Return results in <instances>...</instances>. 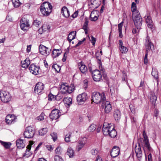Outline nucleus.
Returning <instances> with one entry per match:
<instances>
[{
  "label": "nucleus",
  "instance_id": "c9c22d12",
  "mask_svg": "<svg viewBox=\"0 0 161 161\" xmlns=\"http://www.w3.org/2000/svg\"><path fill=\"white\" fill-rule=\"evenodd\" d=\"M0 143L6 149L9 148L10 147V146L11 145L10 143L3 142L0 140Z\"/></svg>",
  "mask_w": 161,
  "mask_h": 161
},
{
  "label": "nucleus",
  "instance_id": "e433bc0d",
  "mask_svg": "<svg viewBox=\"0 0 161 161\" xmlns=\"http://www.w3.org/2000/svg\"><path fill=\"white\" fill-rule=\"evenodd\" d=\"M123 23V22L122 21L118 25L119 36L120 37H122L123 36L122 34V27Z\"/></svg>",
  "mask_w": 161,
  "mask_h": 161
},
{
  "label": "nucleus",
  "instance_id": "1a4fd4ad",
  "mask_svg": "<svg viewBox=\"0 0 161 161\" xmlns=\"http://www.w3.org/2000/svg\"><path fill=\"white\" fill-rule=\"evenodd\" d=\"M145 46L146 50V53H148L150 51H152L154 49V46L150 41L148 36L146 38Z\"/></svg>",
  "mask_w": 161,
  "mask_h": 161
},
{
  "label": "nucleus",
  "instance_id": "49530a36",
  "mask_svg": "<svg viewBox=\"0 0 161 161\" xmlns=\"http://www.w3.org/2000/svg\"><path fill=\"white\" fill-rule=\"evenodd\" d=\"M55 161H64V159L60 156L56 155L54 157Z\"/></svg>",
  "mask_w": 161,
  "mask_h": 161
},
{
  "label": "nucleus",
  "instance_id": "7ed1b4c3",
  "mask_svg": "<svg viewBox=\"0 0 161 161\" xmlns=\"http://www.w3.org/2000/svg\"><path fill=\"white\" fill-rule=\"evenodd\" d=\"M52 6L48 2H44L41 5L40 10L42 14L44 16L49 15L52 11Z\"/></svg>",
  "mask_w": 161,
  "mask_h": 161
},
{
  "label": "nucleus",
  "instance_id": "423d86ee",
  "mask_svg": "<svg viewBox=\"0 0 161 161\" xmlns=\"http://www.w3.org/2000/svg\"><path fill=\"white\" fill-rule=\"evenodd\" d=\"M35 133V130L34 128L31 126H28L25 128L24 135L25 138H31L33 137Z\"/></svg>",
  "mask_w": 161,
  "mask_h": 161
},
{
  "label": "nucleus",
  "instance_id": "4c0bfd02",
  "mask_svg": "<svg viewBox=\"0 0 161 161\" xmlns=\"http://www.w3.org/2000/svg\"><path fill=\"white\" fill-rule=\"evenodd\" d=\"M60 53L59 52V50L58 49H54L52 52L53 57L55 58L59 56Z\"/></svg>",
  "mask_w": 161,
  "mask_h": 161
},
{
  "label": "nucleus",
  "instance_id": "2f4dec72",
  "mask_svg": "<svg viewBox=\"0 0 161 161\" xmlns=\"http://www.w3.org/2000/svg\"><path fill=\"white\" fill-rule=\"evenodd\" d=\"M151 74L152 76L156 80H157L158 78V71L157 69L152 68Z\"/></svg>",
  "mask_w": 161,
  "mask_h": 161
},
{
  "label": "nucleus",
  "instance_id": "aec40b11",
  "mask_svg": "<svg viewBox=\"0 0 161 161\" xmlns=\"http://www.w3.org/2000/svg\"><path fill=\"white\" fill-rule=\"evenodd\" d=\"M98 11L93 10L92 11L90 15V20L92 21H95L98 19Z\"/></svg>",
  "mask_w": 161,
  "mask_h": 161
},
{
  "label": "nucleus",
  "instance_id": "338daca9",
  "mask_svg": "<svg viewBox=\"0 0 161 161\" xmlns=\"http://www.w3.org/2000/svg\"><path fill=\"white\" fill-rule=\"evenodd\" d=\"M78 12L77 11L75 12L72 15V17L73 18H76L78 15Z\"/></svg>",
  "mask_w": 161,
  "mask_h": 161
},
{
  "label": "nucleus",
  "instance_id": "4be33fe9",
  "mask_svg": "<svg viewBox=\"0 0 161 161\" xmlns=\"http://www.w3.org/2000/svg\"><path fill=\"white\" fill-rule=\"evenodd\" d=\"M78 66L80 70L82 73L85 74L87 72V67L82 62L80 63L79 64Z\"/></svg>",
  "mask_w": 161,
  "mask_h": 161
},
{
  "label": "nucleus",
  "instance_id": "a19ab883",
  "mask_svg": "<svg viewBox=\"0 0 161 161\" xmlns=\"http://www.w3.org/2000/svg\"><path fill=\"white\" fill-rule=\"evenodd\" d=\"M47 131L46 128H43L39 130V134L40 135L43 136L46 134Z\"/></svg>",
  "mask_w": 161,
  "mask_h": 161
},
{
  "label": "nucleus",
  "instance_id": "7c9ffc66",
  "mask_svg": "<svg viewBox=\"0 0 161 161\" xmlns=\"http://www.w3.org/2000/svg\"><path fill=\"white\" fill-rule=\"evenodd\" d=\"M76 32L75 31H72L70 32L68 35V40L69 42L74 39L76 36Z\"/></svg>",
  "mask_w": 161,
  "mask_h": 161
},
{
  "label": "nucleus",
  "instance_id": "09e8293b",
  "mask_svg": "<svg viewBox=\"0 0 161 161\" xmlns=\"http://www.w3.org/2000/svg\"><path fill=\"white\" fill-rule=\"evenodd\" d=\"M98 61L97 62L99 64V69L100 70H101V71H103V72H104V69L103 68V67L102 66V63H101V60L98 58Z\"/></svg>",
  "mask_w": 161,
  "mask_h": 161
},
{
  "label": "nucleus",
  "instance_id": "9b49d317",
  "mask_svg": "<svg viewBox=\"0 0 161 161\" xmlns=\"http://www.w3.org/2000/svg\"><path fill=\"white\" fill-rule=\"evenodd\" d=\"M39 51L42 55L47 56L49 54L51 49L42 45H41L39 47Z\"/></svg>",
  "mask_w": 161,
  "mask_h": 161
},
{
  "label": "nucleus",
  "instance_id": "3c124183",
  "mask_svg": "<svg viewBox=\"0 0 161 161\" xmlns=\"http://www.w3.org/2000/svg\"><path fill=\"white\" fill-rule=\"evenodd\" d=\"M131 9L132 11V12H134V13L136 11V4L134 2H133L132 3Z\"/></svg>",
  "mask_w": 161,
  "mask_h": 161
},
{
  "label": "nucleus",
  "instance_id": "6ab92c4d",
  "mask_svg": "<svg viewBox=\"0 0 161 161\" xmlns=\"http://www.w3.org/2000/svg\"><path fill=\"white\" fill-rule=\"evenodd\" d=\"M119 47L121 52L122 53H125L127 52L128 49L127 48L123 46L122 41L119 40Z\"/></svg>",
  "mask_w": 161,
  "mask_h": 161
},
{
  "label": "nucleus",
  "instance_id": "69168bd1",
  "mask_svg": "<svg viewBox=\"0 0 161 161\" xmlns=\"http://www.w3.org/2000/svg\"><path fill=\"white\" fill-rule=\"evenodd\" d=\"M129 108L130 110V111L132 113L134 112L135 109L134 107H133L132 105H129Z\"/></svg>",
  "mask_w": 161,
  "mask_h": 161
},
{
  "label": "nucleus",
  "instance_id": "412c9836",
  "mask_svg": "<svg viewBox=\"0 0 161 161\" xmlns=\"http://www.w3.org/2000/svg\"><path fill=\"white\" fill-rule=\"evenodd\" d=\"M146 19V22L148 27L151 29H152L153 26V23L151 17L149 16H146L145 17Z\"/></svg>",
  "mask_w": 161,
  "mask_h": 161
},
{
  "label": "nucleus",
  "instance_id": "473e14b6",
  "mask_svg": "<svg viewBox=\"0 0 161 161\" xmlns=\"http://www.w3.org/2000/svg\"><path fill=\"white\" fill-rule=\"evenodd\" d=\"M112 128L113 129L111 130L108 135L112 138H114L117 135V132L114 129V126H113Z\"/></svg>",
  "mask_w": 161,
  "mask_h": 161
},
{
  "label": "nucleus",
  "instance_id": "bb28decb",
  "mask_svg": "<svg viewBox=\"0 0 161 161\" xmlns=\"http://www.w3.org/2000/svg\"><path fill=\"white\" fill-rule=\"evenodd\" d=\"M30 64V61L28 58H26L24 61H22L21 62V66L24 68H27Z\"/></svg>",
  "mask_w": 161,
  "mask_h": 161
},
{
  "label": "nucleus",
  "instance_id": "052dcab7",
  "mask_svg": "<svg viewBox=\"0 0 161 161\" xmlns=\"http://www.w3.org/2000/svg\"><path fill=\"white\" fill-rule=\"evenodd\" d=\"M48 100L51 101L54 98V96L52 94H49L48 97Z\"/></svg>",
  "mask_w": 161,
  "mask_h": 161
},
{
  "label": "nucleus",
  "instance_id": "603ef678",
  "mask_svg": "<svg viewBox=\"0 0 161 161\" xmlns=\"http://www.w3.org/2000/svg\"><path fill=\"white\" fill-rule=\"evenodd\" d=\"M87 37L90 40V38L89 36V35H87ZM91 41L92 43V44L93 45H94L95 43V42L96 41V39L93 36H92L91 37V40H90Z\"/></svg>",
  "mask_w": 161,
  "mask_h": 161
},
{
  "label": "nucleus",
  "instance_id": "4468645a",
  "mask_svg": "<svg viewBox=\"0 0 161 161\" xmlns=\"http://www.w3.org/2000/svg\"><path fill=\"white\" fill-rule=\"evenodd\" d=\"M44 89V86L43 84L41 82H39L36 84L34 91L35 93L39 94L42 92Z\"/></svg>",
  "mask_w": 161,
  "mask_h": 161
},
{
  "label": "nucleus",
  "instance_id": "680f3d73",
  "mask_svg": "<svg viewBox=\"0 0 161 161\" xmlns=\"http://www.w3.org/2000/svg\"><path fill=\"white\" fill-rule=\"evenodd\" d=\"M147 56H148V53H146L145 56L144 58V64H147Z\"/></svg>",
  "mask_w": 161,
  "mask_h": 161
},
{
  "label": "nucleus",
  "instance_id": "9d476101",
  "mask_svg": "<svg viewBox=\"0 0 161 161\" xmlns=\"http://www.w3.org/2000/svg\"><path fill=\"white\" fill-rule=\"evenodd\" d=\"M113 126L111 124L104 123L102 129L103 134L104 135H108L111 130H112Z\"/></svg>",
  "mask_w": 161,
  "mask_h": 161
},
{
  "label": "nucleus",
  "instance_id": "5fc2aeb1",
  "mask_svg": "<svg viewBox=\"0 0 161 161\" xmlns=\"http://www.w3.org/2000/svg\"><path fill=\"white\" fill-rule=\"evenodd\" d=\"M45 115L44 113H42L41 115L38 117V119L40 121L43 120L44 119V116Z\"/></svg>",
  "mask_w": 161,
  "mask_h": 161
},
{
  "label": "nucleus",
  "instance_id": "cd10ccee",
  "mask_svg": "<svg viewBox=\"0 0 161 161\" xmlns=\"http://www.w3.org/2000/svg\"><path fill=\"white\" fill-rule=\"evenodd\" d=\"M86 142L83 140H79L78 142V144L76 146V149L78 151H80L84 146Z\"/></svg>",
  "mask_w": 161,
  "mask_h": 161
},
{
  "label": "nucleus",
  "instance_id": "bf43d9fd",
  "mask_svg": "<svg viewBox=\"0 0 161 161\" xmlns=\"http://www.w3.org/2000/svg\"><path fill=\"white\" fill-rule=\"evenodd\" d=\"M86 40V38H84L83 40L82 41H80L78 43L75 45V47H77L78 46H79L80 45H81L84 41H85Z\"/></svg>",
  "mask_w": 161,
  "mask_h": 161
},
{
  "label": "nucleus",
  "instance_id": "8fccbe9b",
  "mask_svg": "<svg viewBox=\"0 0 161 161\" xmlns=\"http://www.w3.org/2000/svg\"><path fill=\"white\" fill-rule=\"evenodd\" d=\"M51 136L54 141H55L57 139V135L56 133L53 132L51 133Z\"/></svg>",
  "mask_w": 161,
  "mask_h": 161
},
{
  "label": "nucleus",
  "instance_id": "f3484780",
  "mask_svg": "<svg viewBox=\"0 0 161 161\" xmlns=\"http://www.w3.org/2000/svg\"><path fill=\"white\" fill-rule=\"evenodd\" d=\"M102 106L104 107L105 112L106 113H109L112 110L111 105L108 101H106L105 103L104 102L103 103Z\"/></svg>",
  "mask_w": 161,
  "mask_h": 161
},
{
  "label": "nucleus",
  "instance_id": "f257e3e1",
  "mask_svg": "<svg viewBox=\"0 0 161 161\" xmlns=\"http://www.w3.org/2000/svg\"><path fill=\"white\" fill-rule=\"evenodd\" d=\"M142 135L143 139L140 138L138 140V146L136 145L135 147V151L139 160H140L142 156V151L141 148V146L144 149L145 148H146L149 151H150L151 150L148 137L145 130L143 131Z\"/></svg>",
  "mask_w": 161,
  "mask_h": 161
},
{
  "label": "nucleus",
  "instance_id": "393cba45",
  "mask_svg": "<svg viewBox=\"0 0 161 161\" xmlns=\"http://www.w3.org/2000/svg\"><path fill=\"white\" fill-rule=\"evenodd\" d=\"M132 17L134 22L142 21V19L139 13L138 12H134L132 14Z\"/></svg>",
  "mask_w": 161,
  "mask_h": 161
},
{
  "label": "nucleus",
  "instance_id": "864d4df0",
  "mask_svg": "<svg viewBox=\"0 0 161 161\" xmlns=\"http://www.w3.org/2000/svg\"><path fill=\"white\" fill-rule=\"evenodd\" d=\"M33 143V142L30 141V143L26 147L27 149L26 150V153L27 152H29V150H30V149L31 148V145H32Z\"/></svg>",
  "mask_w": 161,
  "mask_h": 161
},
{
  "label": "nucleus",
  "instance_id": "ddd939ff",
  "mask_svg": "<svg viewBox=\"0 0 161 161\" xmlns=\"http://www.w3.org/2000/svg\"><path fill=\"white\" fill-rule=\"evenodd\" d=\"M61 115L59 110L58 109H54L51 112L50 114V117L52 120H56L58 119Z\"/></svg>",
  "mask_w": 161,
  "mask_h": 161
},
{
  "label": "nucleus",
  "instance_id": "4d7b16f0",
  "mask_svg": "<svg viewBox=\"0 0 161 161\" xmlns=\"http://www.w3.org/2000/svg\"><path fill=\"white\" fill-rule=\"evenodd\" d=\"M40 23V21H38L37 20H34L33 22V25L35 26L38 27L39 26V25Z\"/></svg>",
  "mask_w": 161,
  "mask_h": 161
},
{
  "label": "nucleus",
  "instance_id": "a211bd4d",
  "mask_svg": "<svg viewBox=\"0 0 161 161\" xmlns=\"http://www.w3.org/2000/svg\"><path fill=\"white\" fill-rule=\"evenodd\" d=\"M39 68V67H37L33 64L31 65L29 67V69L32 74L36 75L38 73Z\"/></svg>",
  "mask_w": 161,
  "mask_h": 161
},
{
  "label": "nucleus",
  "instance_id": "f704fd0d",
  "mask_svg": "<svg viewBox=\"0 0 161 161\" xmlns=\"http://www.w3.org/2000/svg\"><path fill=\"white\" fill-rule=\"evenodd\" d=\"M63 101L65 104L69 106L72 104V99L70 97H65Z\"/></svg>",
  "mask_w": 161,
  "mask_h": 161
},
{
  "label": "nucleus",
  "instance_id": "37998d69",
  "mask_svg": "<svg viewBox=\"0 0 161 161\" xmlns=\"http://www.w3.org/2000/svg\"><path fill=\"white\" fill-rule=\"evenodd\" d=\"M142 21H135L134 22V25L137 29H140L142 26Z\"/></svg>",
  "mask_w": 161,
  "mask_h": 161
},
{
  "label": "nucleus",
  "instance_id": "6e6552de",
  "mask_svg": "<svg viewBox=\"0 0 161 161\" xmlns=\"http://www.w3.org/2000/svg\"><path fill=\"white\" fill-rule=\"evenodd\" d=\"M103 72L101 70L99 71L97 69L93 70L92 72V75L94 80L96 81H100L102 78L101 74Z\"/></svg>",
  "mask_w": 161,
  "mask_h": 161
},
{
  "label": "nucleus",
  "instance_id": "c03bdc74",
  "mask_svg": "<svg viewBox=\"0 0 161 161\" xmlns=\"http://www.w3.org/2000/svg\"><path fill=\"white\" fill-rule=\"evenodd\" d=\"M52 68L53 69L57 72H59L60 69L59 66L57 64H54L52 66Z\"/></svg>",
  "mask_w": 161,
  "mask_h": 161
},
{
  "label": "nucleus",
  "instance_id": "58836bf2",
  "mask_svg": "<svg viewBox=\"0 0 161 161\" xmlns=\"http://www.w3.org/2000/svg\"><path fill=\"white\" fill-rule=\"evenodd\" d=\"M12 1L14 7L15 8L19 7L21 4L19 0H12Z\"/></svg>",
  "mask_w": 161,
  "mask_h": 161
},
{
  "label": "nucleus",
  "instance_id": "20e7f679",
  "mask_svg": "<svg viewBox=\"0 0 161 161\" xmlns=\"http://www.w3.org/2000/svg\"><path fill=\"white\" fill-rule=\"evenodd\" d=\"M11 98V96L7 91H0V99L2 102L5 103H8L10 101Z\"/></svg>",
  "mask_w": 161,
  "mask_h": 161
},
{
  "label": "nucleus",
  "instance_id": "a18cd8bd",
  "mask_svg": "<svg viewBox=\"0 0 161 161\" xmlns=\"http://www.w3.org/2000/svg\"><path fill=\"white\" fill-rule=\"evenodd\" d=\"M71 133V132H69L67 134L65 135V141L66 142H69L70 141V138Z\"/></svg>",
  "mask_w": 161,
  "mask_h": 161
},
{
  "label": "nucleus",
  "instance_id": "5701e85b",
  "mask_svg": "<svg viewBox=\"0 0 161 161\" xmlns=\"http://www.w3.org/2000/svg\"><path fill=\"white\" fill-rule=\"evenodd\" d=\"M61 13L66 18H68L70 16L69 12L65 6H64L61 9Z\"/></svg>",
  "mask_w": 161,
  "mask_h": 161
},
{
  "label": "nucleus",
  "instance_id": "0e129e2a",
  "mask_svg": "<svg viewBox=\"0 0 161 161\" xmlns=\"http://www.w3.org/2000/svg\"><path fill=\"white\" fill-rule=\"evenodd\" d=\"M46 147H47V150L50 151H52L53 149V147L51 145H47L46 146Z\"/></svg>",
  "mask_w": 161,
  "mask_h": 161
},
{
  "label": "nucleus",
  "instance_id": "774afa93",
  "mask_svg": "<svg viewBox=\"0 0 161 161\" xmlns=\"http://www.w3.org/2000/svg\"><path fill=\"white\" fill-rule=\"evenodd\" d=\"M148 161H152V156L151 153H149L148 156Z\"/></svg>",
  "mask_w": 161,
  "mask_h": 161
},
{
  "label": "nucleus",
  "instance_id": "ea45409f",
  "mask_svg": "<svg viewBox=\"0 0 161 161\" xmlns=\"http://www.w3.org/2000/svg\"><path fill=\"white\" fill-rule=\"evenodd\" d=\"M88 21L86 20L84 24L83 29L85 31V33L87 34L88 32Z\"/></svg>",
  "mask_w": 161,
  "mask_h": 161
},
{
  "label": "nucleus",
  "instance_id": "e2e57ef3",
  "mask_svg": "<svg viewBox=\"0 0 161 161\" xmlns=\"http://www.w3.org/2000/svg\"><path fill=\"white\" fill-rule=\"evenodd\" d=\"M139 29H136L135 28H133L132 30V32L133 34H136L137 35L139 32Z\"/></svg>",
  "mask_w": 161,
  "mask_h": 161
},
{
  "label": "nucleus",
  "instance_id": "13d9d810",
  "mask_svg": "<svg viewBox=\"0 0 161 161\" xmlns=\"http://www.w3.org/2000/svg\"><path fill=\"white\" fill-rule=\"evenodd\" d=\"M123 75L122 76V80L124 81H127V77H126V75L124 71H123L122 72Z\"/></svg>",
  "mask_w": 161,
  "mask_h": 161
},
{
  "label": "nucleus",
  "instance_id": "0eeeda50",
  "mask_svg": "<svg viewBox=\"0 0 161 161\" xmlns=\"http://www.w3.org/2000/svg\"><path fill=\"white\" fill-rule=\"evenodd\" d=\"M20 26L21 29L23 31H25L29 29L30 26L29 20L25 16H24L21 19L20 23Z\"/></svg>",
  "mask_w": 161,
  "mask_h": 161
},
{
  "label": "nucleus",
  "instance_id": "79ce46f5",
  "mask_svg": "<svg viewBox=\"0 0 161 161\" xmlns=\"http://www.w3.org/2000/svg\"><path fill=\"white\" fill-rule=\"evenodd\" d=\"M96 128V125L94 124H92L90 125L88 128V130L89 132H93Z\"/></svg>",
  "mask_w": 161,
  "mask_h": 161
},
{
  "label": "nucleus",
  "instance_id": "39448f33",
  "mask_svg": "<svg viewBox=\"0 0 161 161\" xmlns=\"http://www.w3.org/2000/svg\"><path fill=\"white\" fill-rule=\"evenodd\" d=\"M74 89L73 85L68 86L66 83H63L61 84L60 90L63 94H65L66 93H70L74 91Z\"/></svg>",
  "mask_w": 161,
  "mask_h": 161
},
{
  "label": "nucleus",
  "instance_id": "f8f14e48",
  "mask_svg": "<svg viewBox=\"0 0 161 161\" xmlns=\"http://www.w3.org/2000/svg\"><path fill=\"white\" fill-rule=\"evenodd\" d=\"M87 99L86 94L85 93H83L77 96V102L79 104L81 105L84 103Z\"/></svg>",
  "mask_w": 161,
  "mask_h": 161
},
{
  "label": "nucleus",
  "instance_id": "c85d7f7f",
  "mask_svg": "<svg viewBox=\"0 0 161 161\" xmlns=\"http://www.w3.org/2000/svg\"><path fill=\"white\" fill-rule=\"evenodd\" d=\"M50 25L47 24H44L42 26V27L39 29V32L42 33V32H45L47 31H49L50 29Z\"/></svg>",
  "mask_w": 161,
  "mask_h": 161
},
{
  "label": "nucleus",
  "instance_id": "2eb2a0df",
  "mask_svg": "<svg viewBox=\"0 0 161 161\" xmlns=\"http://www.w3.org/2000/svg\"><path fill=\"white\" fill-rule=\"evenodd\" d=\"M16 117L14 115L8 114L6 117L5 120L6 123L9 125L14 123L16 121Z\"/></svg>",
  "mask_w": 161,
  "mask_h": 161
},
{
  "label": "nucleus",
  "instance_id": "6e6d98bb",
  "mask_svg": "<svg viewBox=\"0 0 161 161\" xmlns=\"http://www.w3.org/2000/svg\"><path fill=\"white\" fill-rule=\"evenodd\" d=\"M91 153L92 155H96L98 153V151L96 149H92L91 151Z\"/></svg>",
  "mask_w": 161,
  "mask_h": 161
},
{
  "label": "nucleus",
  "instance_id": "a878e982",
  "mask_svg": "<svg viewBox=\"0 0 161 161\" xmlns=\"http://www.w3.org/2000/svg\"><path fill=\"white\" fill-rule=\"evenodd\" d=\"M114 116L115 119L119 121L121 118V113L120 111L118 109L115 110L114 113Z\"/></svg>",
  "mask_w": 161,
  "mask_h": 161
},
{
  "label": "nucleus",
  "instance_id": "c756f323",
  "mask_svg": "<svg viewBox=\"0 0 161 161\" xmlns=\"http://www.w3.org/2000/svg\"><path fill=\"white\" fill-rule=\"evenodd\" d=\"M150 97V102L153 105H155L157 99V97L153 92H151Z\"/></svg>",
  "mask_w": 161,
  "mask_h": 161
},
{
  "label": "nucleus",
  "instance_id": "dca6fc26",
  "mask_svg": "<svg viewBox=\"0 0 161 161\" xmlns=\"http://www.w3.org/2000/svg\"><path fill=\"white\" fill-rule=\"evenodd\" d=\"M120 150L118 147L114 146L111 151L110 154L111 156L113 158H115L118 156Z\"/></svg>",
  "mask_w": 161,
  "mask_h": 161
},
{
  "label": "nucleus",
  "instance_id": "de8ad7c7",
  "mask_svg": "<svg viewBox=\"0 0 161 161\" xmlns=\"http://www.w3.org/2000/svg\"><path fill=\"white\" fill-rule=\"evenodd\" d=\"M61 148L60 147H58L55 150V153L57 154H60L61 153Z\"/></svg>",
  "mask_w": 161,
  "mask_h": 161
},
{
  "label": "nucleus",
  "instance_id": "b1692460",
  "mask_svg": "<svg viewBox=\"0 0 161 161\" xmlns=\"http://www.w3.org/2000/svg\"><path fill=\"white\" fill-rule=\"evenodd\" d=\"M16 144L17 147L19 149L23 148L25 146L24 141L21 139H19L17 140Z\"/></svg>",
  "mask_w": 161,
  "mask_h": 161
},
{
  "label": "nucleus",
  "instance_id": "72a5a7b5",
  "mask_svg": "<svg viewBox=\"0 0 161 161\" xmlns=\"http://www.w3.org/2000/svg\"><path fill=\"white\" fill-rule=\"evenodd\" d=\"M74 151L71 147H69L68 149L67 154L69 156V158H72L74 156Z\"/></svg>",
  "mask_w": 161,
  "mask_h": 161
},
{
  "label": "nucleus",
  "instance_id": "f03ea898",
  "mask_svg": "<svg viewBox=\"0 0 161 161\" xmlns=\"http://www.w3.org/2000/svg\"><path fill=\"white\" fill-rule=\"evenodd\" d=\"M106 100L105 95L103 92L101 93L98 92H93L92 95V100L94 103L98 104L103 102Z\"/></svg>",
  "mask_w": 161,
  "mask_h": 161
}]
</instances>
